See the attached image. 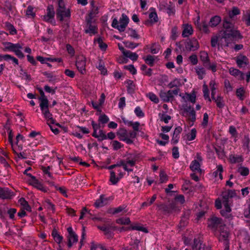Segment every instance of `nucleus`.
Returning a JSON list of instances; mask_svg holds the SVG:
<instances>
[{
    "instance_id": "9b49d317",
    "label": "nucleus",
    "mask_w": 250,
    "mask_h": 250,
    "mask_svg": "<svg viewBox=\"0 0 250 250\" xmlns=\"http://www.w3.org/2000/svg\"><path fill=\"white\" fill-rule=\"evenodd\" d=\"M199 47V44L198 41L195 39L192 38L187 42L186 44V48L188 50L195 51Z\"/></svg>"
},
{
    "instance_id": "f8f14e48",
    "label": "nucleus",
    "mask_w": 250,
    "mask_h": 250,
    "mask_svg": "<svg viewBox=\"0 0 250 250\" xmlns=\"http://www.w3.org/2000/svg\"><path fill=\"white\" fill-rule=\"evenodd\" d=\"M161 209L165 213H172L177 209L176 204L175 202H172L168 204L163 205L161 206Z\"/></svg>"
},
{
    "instance_id": "bb28decb",
    "label": "nucleus",
    "mask_w": 250,
    "mask_h": 250,
    "mask_svg": "<svg viewBox=\"0 0 250 250\" xmlns=\"http://www.w3.org/2000/svg\"><path fill=\"white\" fill-rule=\"evenodd\" d=\"M110 173L109 181L112 185H116L122 178L116 175L115 171H110Z\"/></svg>"
},
{
    "instance_id": "ddd939ff",
    "label": "nucleus",
    "mask_w": 250,
    "mask_h": 250,
    "mask_svg": "<svg viewBox=\"0 0 250 250\" xmlns=\"http://www.w3.org/2000/svg\"><path fill=\"white\" fill-rule=\"evenodd\" d=\"M13 192L7 188H0V198L2 199H9L14 196Z\"/></svg>"
},
{
    "instance_id": "dca6fc26",
    "label": "nucleus",
    "mask_w": 250,
    "mask_h": 250,
    "mask_svg": "<svg viewBox=\"0 0 250 250\" xmlns=\"http://www.w3.org/2000/svg\"><path fill=\"white\" fill-rule=\"evenodd\" d=\"M236 62L240 68L245 67L249 63V60L247 57L239 55L235 58Z\"/></svg>"
},
{
    "instance_id": "69168bd1",
    "label": "nucleus",
    "mask_w": 250,
    "mask_h": 250,
    "mask_svg": "<svg viewBox=\"0 0 250 250\" xmlns=\"http://www.w3.org/2000/svg\"><path fill=\"white\" fill-rule=\"evenodd\" d=\"M224 37L226 39V42L227 43V46H229V44L232 42V35L231 34H227L226 31L224 33Z\"/></svg>"
},
{
    "instance_id": "49530a36",
    "label": "nucleus",
    "mask_w": 250,
    "mask_h": 250,
    "mask_svg": "<svg viewBox=\"0 0 250 250\" xmlns=\"http://www.w3.org/2000/svg\"><path fill=\"white\" fill-rule=\"evenodd\" d=\"M26 15L28 18H34L35 17L36 14L34 11V8L32 6L29 5L27 7L26 11Z\"/></svg>"
},
{
    "instance_id": "3c124183",
    "label": "nucleus",
    "mask_w": 250,
    "mask_h": 250,
    "mask_svg": "<svg viewBox=\"0 0 250 250\" xmlns=\"http://www.w3.org/2000/svg\"><path fill=\"white\" fill-rule=\"evenodd\" d=\"M116 223L120 225H128L130 223V220L128 217H122L117 219Z\"/></svg>"
},
{
    "instance_id": "680f3d73",
    "label": "nucleus",
    "mask_w": 250,
    "mask_h": 250,
    "mask_svg": "<svg viewBox=\"0 0 250 250\" xmlns=\"http://www.w3.org/2000/svg\"><path fill=\"white\" fill-rule=\"evenodd\" d=\"M98 13V7L97 6H93L92 9L90 12L87 19L92 20L95 15Z\"/></svg>"
},
{
    "instance_id": "393cba45",
    "label": "nucleus",
    "mask_w": 250,
    "mask_h": 250,
    "mask_svg": "<svg viewBox=\"0 0 250 250\" xmlns=\"http://www.w3.org/2000/svg\"><path fill=\"white\" fill-rule=\"evenodd\" d=\"M186 111L188 113L189 119L192 123L191 125H192L193 122L196 120V112L191 106L188 107L186 109Z\"/></svg>"
},
{
    "instance_id": "4d7b16f0",
    "label": "nucleus",
    "mask_w": 250,
    "mask_h": 250,
    "mask_svg": "<svg viewBox=\"0 0 250 250\" xmlns=\"http://www.w3.org/2000/svg\"><path fill=\"white\" fill-rule=\"evenodd\" d=\"M125 46L128 48L134 49L139 45V43H134L129 41H125L123 42Z\"/></svg>"
},
{
    "instance_id": "8fccbe9b",
    "label": "nucleus",
    "mask_w": 250,
    "mask_h": 250,
    "mask_svg": "<svg viewBox=\"0 0 250 250\" xmlns=\"http://www.w3.org/2000/svg\"><path fill=\"white\" fill-rule=\"evenodd\" d=\"M240 14V10L237 7H233L231 11L229 12V16L230 18H233L235 16Z\"/></svg>"
},
{
    "instance_id": "a19ab883",
    "label": "nucleus",
    "mask_w": 250,
    "mask_h": 250,
    "mask_svg": "<svg viewBox=\"0 0 250 250\" xmlns=\"http://www.w3.org/2000/svg\"><path fill=\"white\" fill-rule=\"evenodd\" d=\"M39 91L40 94V97L39 98L40 101V104H45L49 103V101L45 96L44 92L42 88H39Z\"/></svg>"
},
{
    "instance_id": "20e7f679",
    "label": "nucleus",
    "mask_w": 250,
    "mask_h": 250,
    "mask_svg": "<svg viewBox=\"0 0 250 250\" xmlns=\"http://www.w3.org/2000/svg\"><path fill=\"white\" fill-rule=\"evenodd\" d=\"M40 107L42 115L47 121V124H54L55 120L52 117V114L49 111V103L40 104Z\"/></svg>"
},
{
    "instance_id": "13d9d810",
    "label": "nucleus",
    "mask_w": 250,
    "mask_h": 250,
    "mask_svg": "<svg viewBox=\"0 0 250 250\" xmlns=\"http://www.w3.org/2000/svg\"><path fill=\"white\" fill-rule=\"evenodd\" d=\"M112 146L113 147V149L114 150H118L119 149L121 148L122 147H123V145H122L120 142H119L118 141L114 140L111 143Z\"/></svg>"
},
{
    "instance_id": "4be33fe9",
    "label": "nucleus",
    "mask_w": 250,
    "mask_h": 250,
    "mask_svg": "<svg viewBox=\"0 0 250 250\" xmlns=\"http://www.w3.org/2000/svg\"><path fill=\"white\" fill-rule=\"evenodd\" d=\"M159 96L162 100L164 102H168L172 100V96L171 95L170 91L167 92L164 91H161L159 93Z\"/></svg>"
},
{
    "instance_id": "5fc2aeb1",
    "label": "nucleus",
    "mask_w": 250,
    "mask_h": 250,
    "mask_svg": "<svg viewBox=\"0 0 250 250\" xmlns=\"http://www.w3.org/2000/svg\"><path fill=\"white\" fill-rule=\"evenodd\" d=\"M146 97L155 104H158L159 102L158 97L152 92H149L147 93L146 94Z\"/></svg>"
},
{
    "instance_id": "2eb2a0df",
    "label": "nucleus",
    "mask_w": 250,
    "mask_h": 250,
    "mask_svg": "<svg viewBox=\"0 0 250 250\" xmlns=\"http://www.w3.org/2000/svg\"><path fill=\"white\" fill-rule=\"evenodd\" d=\"M136 157L132 154H129L126 156L124 160H121L120 162H124L125 165L129 167H133L136 164Z\"/></svg>"
},
{
    "instance_id": "58836bf2",
    "label": "nucleus",
    "mask_w": 250,
    "mask_h": 250,
    "mask_svg": "<svg viewBox=\"0 0 250 250\" xmlns=\"http://www.w3.org/2000/svg\"><path fill=\"white\" fill-rule=\"evenodd\" d=\"M242 21L245 22L247 26H250V9L246 10L244 13Z\"/></svg>"
},
{
    "instance_id": "9d476101",
    "label": "nucleus",
    "mask_w": 250,
    "mask_h": 250,
    "mask_svg": "<svg viewBox=\"0 0 250 250\" xmlns=\"http://www.w3.org/2000/svg\"><path fill=\"white\" fill-rule=\"evenodd\" d=\"M113 200L112 197H105L104 195H101L100 198L97 199L94 203L96 208L102 207L109 203V201Z\"/></svg>"
},
{
    "instance_id": "aec40b11",
    "label": "nucleus",
    "mask_w": 250,
    "mask_h": 250,
    "mask_svg": "<svg viewBox=\"0 0 250 250\" xmlns=\"http://www.w3.org/2000/svg\"><path fill=\"white\" fill-rule=\"evenodd\" d=\"M28 175L29 177H30V179L29 180L30 184L38 189L42 190L43 188L42 185L36 178L35 176H32L31 174H29Z\"/></svg>"
},
{
    "instance_id": "052dcab7",
    "label": "nucleus",
    "mask_w": 250,
    "mask_h": 250,
    "mask_svg": "<svg viewBox=\"0 0 250 250\" xmlns=\"http://www.w3.org/2000/svg\"><path fill=\"white\" fill-rule=\"evenodd\" d=\"M159 116L160 120L166 124H167L171 119V117L169 115L165 114H159Z\"/></svg>"
},
{
    "instance_id": "0e129e2a",
    "label": "nucleus",
    "mask_w": 250,
    "mask_h": 250,
    "mask_svg": "<svg viewBox=\"0 0 250 250\" xmlns=\"http://www.w3.org/2000/svg\"><path fill=\"white\" fill-rule=\"evenodd\" d=\"M57 89V87H55L54 88L51 87L48 85H45L44 86V89L47 93H51L53 95L56 93V89Z\"/></svg>"
},
{
    "instance_id": "c85d7f7f",
    "label": "nucleus",
    "mask_w": 250,
    "mask_h": 250,
    "mask_svg": "<svg viewBox=\"0 0 250 250\" xmlns=\"http://www.w3.org/2000/svg\"><path fill=\"white\" fill-rule=\"evenodd\" d=\"M127 229H131V230H136L138 231H143L146 233L148 232L147 229L144 228L143 226L139 224H134L128 227Z\"/></svg>"
},
{
    "instance_id": "423d86ee",
    "label": "nucleus",
    "mask_w": 250,
    "mask_h": 250,
    "mask_svg": "<svg viewBox=\"0 0 250 250\" xmlns=\"http://www.w3.org/2000/svg\"><path fill=\"white\" fill-rule=\"evenodd\" d=\"M76 66L78 70L82 74L86 73V58L83 56H79L76 58Z\"/></svg>"
},
{
    "instance_id": "f257e3e1",
    "label": "nucleus",
    "mask_w": 250,
    "mask_h": 250,
    "mask_svg": "<svg viewBox=\"0 0 250 250\" xmlns=\"http://www.w3.org/2000/svg\"><path fill=\"white\" fill-rule=\"evenodd\" d=\"M129 20V18L125 14H122L119 21L116 18L113 19L111 26L118 30L120 32H123L125 30L128 23Z\"/></svg>"
},
{
    "instance_id": "39448f33",
    "label": "nucleus",
    "mask_w": 250,
    "mask_h": 250,
    "mask_svg": "<svg viewBox=\"0 0 250 250\" xmlns=\"http://www.w3.org/2000/svg\"><path fill=\"white\" fill-rule=\"evenodd\" d=\"M55 14L53 6L49 5L47 8L46 14L42 16V20L46 22L54 24L55 23L54 21Z\"/></svg>"
},
{
    "instance_id": "a211bd4d",
    "label": "nucleus",
    "mask_w": 250,
    "mask_h": 250,
    "mask_svg": "<svg viewBox=\"0 0 250 250\" xmlns=\"http://www.w3.org/2000/svg\"><path fill=\"white\" fill-rule=\"evenodd\" d=\"M223 206L224 208L220 210L221 215L226 218L229 219L231 218V209L230 207V204L223 205Z\"/></svg>"
},
{
    "instance_id": "2f4dec72",
    "label": "nucleus",
    "mask_w": 250,
    "mask_h": 250,
    "mask_svg": "<svg viewBox=\"0 0 250 250\" xmlns=\"http://www.w3.org/2000/svg\"><path fill=\"white\" fill-rule=\"evenodd\" d=\"M123 54L125 57L133 61H136L138 58V55L136 53L132 52L129 50L124 51Z\"/></svg>"
},
{
    "instance_id": "5701e85b",
    "label": "nucleus",
    "mask_w": 250,
    "mask_h": 250,
    "mask_svg": "<svg viewBox=\"0 0 250 250\" xmlns=\"http://www.w3.org/2000/svg\"><path fill=\"white\" fill-rule=\"evenodd\" d=\"M182 128L181 126H178L175 128L171 140V142L173 144H176L178 143L179 139V134L182 132Z\"/></svg>"
},
{
    "instance_id": "473e14b6",
    "label": "nucleus",
    "mask_w": 250,
    "mask_h": 250,
    "mask_svg": "<svg viewBox=\"0 0 250 250\" xmlns=\"http://www.w3.org/2000/svg\"><path fill=\"white\" fill-rule=\"evenodd\" d=\"M126 33L128 36L134 39H139L140 38V36L138 34L137 32L133 28H129L126 30Z\"/></svg>"
},
{
    "instance_id": "6ab92c4d",
    "label": "nucleus",
    "mask_w": 250,
    "mask_h": 250,
    "mask_svg": "<svg viewBox=\"0 0 250 250\" xmlns=\"http://www.w3.org/2000/svg\"><path fill=\"white\" fill-rule=\"evenodd\" d=\"M229 74L235 77H238L239 80H242L244 79V74L239 69L231 67L229 69Z\"/></svg>"
},
{
    "instance_id": "09e8293b",
    "label": "nucleus",
    "mask_w": 250,
    "mask_h": 250,
    "mask_svg": "<svg viewBox=\"0 0 250 250\" xmlns=\"http://www.w3.org/2000/svg\"><path fill=\"white\" fill-rule=\"evenodd\" d=\"M143 59L145 60L146 63L150 66H153L154 63V57L151 55H147L146 57H144Z\"/></svg>"
},
{
    "instance_id": "603ef678",
    "label": "nucleus",
    "mask_w": 250,
    "mask_h": 250,
    "mask_svg": "<svg viewBox=\"0 0 250 250\" xmlns=\"http://www.w3.org/2000/svg\"><path fill=\"white\" fill-rule=\"evenodd\" d=\"M91 125L92 126V128H93V132H98V130H99L102 128H103L104 127V125H102L99 123H97L95 122H94V121H92V122H91Z\"/></svg>"
},
{
    "instance_id": "e2e57ef3",
    "label": "nucleus",
    "mask_w": 250,
    "mask_h": 250,
    "mask_svg": "<svg viewBox=\"0 0 250 250\" xmlns=\"http://www.w3.org/2000/svg\"><path fill=\"white\" fill-rule=\"evenodd\" d=\"M44 75L47 78V81L51 83H54L56 80V77L54 76L52 73H44Z\"/></svg>"
},
{
    "instance_id": "4468645a",
    "label": "nucleus",
    "mask_w": 250,
    "mask_h": 250,
    "mask_svg": "<svg viewBox=\"0 0 250 250\" xmlns=\"http://www.w3.org/2000/svg\"><path fill=\"white\" fill-rule=\"evenodd\" d=\"M87 29L85 30L86 33H89L91 35L95 34L97 33V26L92 24V20L87 19Z\"/></svg>"
},
{
    "instance_id": "6e6d98bb",
    "label": "nucleus",
    "mask_w": 250,
    "mask_h": 250,
    "mask_svg": "<svg viewBox=\"0 0 250 250\" xmlns=\"http://www.w3.org/2000/svg\"><path fill=\"white\" fill-rule=\"evenodd\" d=\"M229 195L227 192H224L222 193V204L223 205L230 204Z\"/></svg>"
},
{
    "instance_id": "0eeeda50",
    "label": "nucleus",
    "mask_w": 250,
    "mask_h": 250,
    "mask_svg": "<svg viewBox=\"0 0 250 250\" xmlns=\"http://www.w3.org/2000/svg\"><path fill=\"white\" fill-rule=\"evenodd\" d=\"M67 231L68 232L67 246L69 248H70L74 244L76 243L78 241V236L73 230L71 227L67 228Z\"/></svg>"
},
{
    "instance_id": "cd10ccee",
    "label": "nucleus",
    "mask_w": 250,
    "mask_h": 250,
    "mask_svg": "<svg viewBox=\"0 0 250 250\" xmlns=\"http://www.w3.org/2000/svg\"><path fill=\"white\" fill-rule=\"evenodd\" d=\"M51 235L53 237L55 241L58 244H60L62 241L63 237L60 235V234L55 229H53Z\"/></svg>"
},
{
    "instance_id": "bf43d9fd",
    "label": "nucleus",
    "mask_w": 250,
    "mask_h": 250,
    "mask_svg": "<svg viewBox=\"0 0 250 250\" xmlns=\"http://www.w3.org/2000/svg\"><path fill=\"white\" fill-rule=\"evenodd\" d=\"M203 91L204 93V96L205 99H208L209 102H211V99L209 96V91L208 86L206 84L203 85Z\"/></svg>"
},
{
    "instance_id": "1a4fd4ad",
    "label": "nucleus",
    "mask_w": 250,
    "mask_h": 250,
    "mask_svg": "<svg viewBox=\"0 0 250 250\" xmlns=\"http://www.w3.org/2000/svg\"><path fill=\"white\" fill-rule=\"evenodd\" d=\"M193 250H211V247L203 244L200 240L195 238L192 245Z\"/></svg>"
},
{
    "instance_id": "4c0bfd02",
    "label": "nucleus",
    "mask_w": 250,
    "mask_h": 250,
    "mask_svg": "<svg viewBox=\"0 0 250 250\" xmlns=\"http://www.w3.org/2000/svg\"><path fill=\"white\" fill-rule=\"evenodd\" d=\"M4 24L7 29L9 31L10 34L15 35L17 34V30L13 25L11 24L9 22H5Z\"/></svg>"
},
{
    "instance_id": "f704fd0d",
    "label": "nucleus",
    "mask_w": 250,
    "mask_h": 250,
    "mask_svg": "<svg viewBox=\"0 0 250 250\" xmlns=\"http://www.w3.org/2000/svg\"><path fill=\"white\" fill-rule=\"evenodd\" d=\"M140 241L138 239H135L130 243L129 246L125 248V250H138V245Z\"/></svg>"
},
{
    "instance_id": "e433bc0d",
    "label": "nucleus",
    "mask_w": 250,
    "mask_h": 250,
    "mask_svg": "<svg viewBox=\"0 0 250 250\" xmlns=\"http://www.w3.org/2000/svg\"><path fill=\"white\" fill-rule=\"evenodd\" d=\"M125 83L127 84V90L128 93H132L134 92L135 85L133 82L130 80H127Z\"/></svg>"
},
{
    "instance_id": "b1692460",
    "label": "nucleus",
    "mask_w": 250,
    "mask_h": 250,
    "mask_svg": "<svg viewBox=\"0 0 250 250\" xmlns=\"http://www.w3.org/2000/svg\"><path fill=\"white\" fill-rule=\"evenodd\" d=\"M149 21H145V24L149 25L151 23H154L158 21L157 14L155 12H151L149 14Z\"/></svg>"
},
{
    "instance_id": "864d4df0",
    "label": "nucleus",
    "mask_w": 250,
    "mask_h": 250,
    "mask_svg": "<svg viewBox=\"0 0 250 250\" xmlns=\"http://www.w3.org/2000/svg\"><path fill=\"white\" fill-rule=\"evenodd\" d=\"M109 121L108 117L105 114L101 115L99 116L98 119V122L102 125L106 124Z\"/></svg>"
},
{
    "instance_id": "72a5a7b5",
    "label": "nucleus",
    "mask_w": 250,
    "mask_h": 250,
    "mask_svg": "<svg viewBox=\"0 0 250 250\" xmlns=\"http://www.w3.org/2000/svg\"><path fill=\"white\" fill-rule=\"evenodd\" d=\"M245 93V90L243 87H241L236 89V95L240 100L243 101L244 100L246 97Z\"/></svg>"
},
{
    "instance_id": "c9c22d12",
    "label": "nucleus",
    "mask_w": 250,
    "mask_h": 250,
    "mask_svg": "<svg viewBox=\"0 0 250 250\" xmlns=\"http://www.w3.org/2000/svg\"><path fill=\"white\" fill-rule=\"evenodd\" d=\"M217 169L213 172V175L215 177L217 178L219 176L220 180L223 179V175L222 173L223 171V168L222 165H219L217 166Z\"/></svg>"
},
{
    "instance_id": "f3484780",
    "label": "nucleus",
    "mask_w": 250,
    "mask_h": 250,
    "mask_svg": "<svg viewBox=\"0 0 250 250\" xmlns=\"http://www.w3.org/2000/svg\"><path fill=\"white\" fill-rule=\"evenodd\" d=\"M183 30L182 35L183 37H188L193 34V30L191 25L188 24H183Z\"/></svg>"
},
{
    "instance_id": "a18cd8bd",
    "label": "nucleus",
    "mask_w": 250,
    "mask_h": 250,
    "mask_svg": "<svg viewBox=\"0 0 250 250\" xmlns=\"http://www.w3.org/2000/svg\"><path fill=\"white\" fill-rule=\"evenodd\" d=\"M181 85V81L178 79H175L172 81L170 82L168 84V87L170 88L173 87H178Z\"/></svg>"
},
{
    "instance_id": "7ed1b4c3",
    "label": "nucleus",
    "mask_w": 250,
    "mask_h": 250,
    "mask_svg": "<svg viewBox=\"0 0 250 250\" xmlns=\"http://www.w3.org/2000/svg\"><path fill=\"white\" fill-rule=\"evenodd\" d=\"M208 224L209 229L214 232L219 230L226 225L222 219L216 216H212L208 219Z\"/></svg>"
},
{
    "instance_id": "6e6552de",
    "label": "nucleus",
    "mask_w": 250,
    "mask_h": 250,
    "mask_svg": "<svg viewBox=\"0 0 250 250\" xmlns=\"http://www.w3.org/2000/svg\"><path fill=\"white\" fill-rule=\"evenodd\" d=\"M218 231L220 233L218 237L219 241L223 242V244L226 243V242L229 243V232L226 225L220 229Z\"/></svg>"
},
{
    "instance_id": "de8ad7c7",
    "label": "nucleus",
    "mask_w": 250,
    "mask_h": 250,
    "mask_svg": "<svg viewBox=\"0 0 250 250\" xmlns=\"http://www.w3.org/2000/svg\"><path fill=\"white\" fill-rule=\"evenodd\" d=\"M196 130L195 128H192L191 131L187 135V140L188 141L194 140L196 136Z\"/></svg>"
},
{
    "instance_id": "a878e982",
    "label": "nucleus",
    "mask_w": 250,
    "mask_h": 250,
    "mask_svg": "<svg viewBox=\"0 0 250 250\" xmlns=\"http://www.w3.org/2000/svg\"><path fill=\"white\" fill-rule=\"evenodd\" d=\"M200 164L196 160L192 161L190 165V168L192 171L200 172L201 169L200 168Z\"/></svg>"
},
{
    "instance_id": "79ce46f5",
    "label": "nucleus",
    "mask_w": 250,
    "mask_h": 250,
    "mask_svg": "<svg viewBox=\"0 0 250 250\" xmlns=\"http://www.w3.org/2000/svg\"><path fill=\"white\" fill-rule=\"evenodd\" d=\"M19 202L22 206L23 209H25L29 211L31 210V207L28 205V202L23 198H20L19 200Z\"/></svg>"
},
{
    "instance_id": "c756f323",
    "label": "nucleus",
    "mask_w": 250,
    "mask_h": 250,
    "mask_svg": "<svg viewBox=\"0 0 250 250\" xmlns=\"http://www.w3.org/2000/svg\"><path fill=\"white\" fill-rule=\"evenodd\" d=\"M221 21V19L219 16H215L210 19L209 25L211 27H215L219 24Z\"/></svg>"
},
{
    "instance_id": "7c9ffc66",
    "label": "nucleus",
    "mask_w": 250,
    "mask_h": 250,
    "mask_svg": "<svg viewBox=\"0 0 250 250\" xmlns=\"http://www.w3.org/2000/svg\"><path fill=\"white\" fill-rule=\"evenodd\" d=\"M195 72L200 80H202L206 75V70L204 68L200 66H197L195 68Z\"/></svg>"
},
{
    "instance_id": "774afa93",
    "label": "nucleus",
    "mask_w": 250,
    "mask_h": 250,
    "mask_svg": "<svg viewBox=\"0 0 250 250\" xmlns=\"http://www.w3.org/2000/svg\"><path fill=\"white\" fill-rule=\"evenodd\" d=\"M238 172L242 176H247L249 174V169L246 167H240L238 168Z\"/></svg>"
},
{
    "instance_id": "412c9836",
    "label": "nucleus",
    "mask_w": 250,
    "mask_h": 250,
    "mask_svg": "<svg viewBox=\"0 0 250 250\" xmlns=\"http://www.w3.org/2000/svg\"><path fill=\"white\" fill-rule=\"evenodd\" d=\"M98 132H93L92 136L95 138H97L98 141H103V140L106 139V135L105 132L102 129H101L98 130Z\"/></svg>"
},
{
    "instance_id": "37998d69",
    "label": "nucleus",
    "mask_w": 250,
    "mask_h": 250,
    "mask_svg": "<svg viewBox=\"0 0 250 250\" xmlns=\"http://www.w3.org/2000/svg\"><path fill=\"white\" fill-rule=\"evenodd\" d=\"M216 104L217 106L219 108H223L225 106V103L223 98L221 96H217V97L213 100Z\"/></svg>"
},
{
    "instance_id": "338daca9",
    "label": "nucleus",
    "mask_w": 250,
    "mask_h": 250,
    "mask_svg": "<svg viewBox=\"0 0 250 250\" xmlns=\"http://www.w3.org/2000/svg\"><path fill=\"white\" fill-rule=\"evenodd\" d=\"M186 99L192 103H195L196 102V95L194 93L188 94L186 93Z\"/></svg>"
},
{
    "instance_id": "ea45409f",
    "label": "nucleus",
    "mask_w": 250,
    "mask_h": 250,
    "mask_svg": "<svg viewBox=\"0 0 250 250\" xmlns=\"http://www.w3.org/2000/svg\"><path fill=\"white\" fill-rule=\"evenodd\" d=\"M229 160L231 163H240L243 161V158L241 156L233 154L229 155Z\"/></svg>"
},
{
    "instance_id": "c03bdc74",
    "label": "nucleus",
    "mask_w": 250,
    "mask_h": 250,
    "mask_svg": "<svg viewBox=\"0 0 250 250\" xmlns=\"http://www.w3.org/2000/svg\"><path fill=\"white\" fill-rule=\"evenodd\" d=\"M219 36H213L211 38V46L212 47H217L218 49L219 50Z\"/></svg>"
},
{
    "instance_id": "f03ea898",
    "label": "nucleus",
    "mask_w": 250,
    "mask_h": 250,
    "mask_svg": "<svg viewBox=\"0 0 250 250\" xmlns=\"http://www.w3.org/2000/svg\"><path fill=\"white\" fill-rule=\"evenodd\" d=\"M57 18L61 21H63L65 18H70L71 16L70 11L65 8L64 2L62 0H59L58 8L56 11Z\"/></svg>"
}]
</instances>
